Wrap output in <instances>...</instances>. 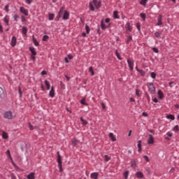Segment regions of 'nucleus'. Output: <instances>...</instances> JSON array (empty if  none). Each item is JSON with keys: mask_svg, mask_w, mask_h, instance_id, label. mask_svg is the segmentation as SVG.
Instances as JSON below:
<instances>
[{"mask_svg": "<svg viewBox=\"0 0 179 179\" xmlns=\"http://www.w3.org/2000/svg\"><path fill=\"white\" fill-rule=\"evenodd\" d=\"M17 43V41L16 39V36H13L11 38L10 45L11 47H15Z\"/></svg>", "mask_w": 179, "mask_h": 179, "instance_id": "obj_9", "label": "nucleus"}, {"mask_svg": "<svg viewBox=\"0 0 179 179\" xmlns=\"http://www.w3.org/2000/svg\"><path fill=\"white\" fill-rule=\"evenodd\" d=\"M45 85L47 87V90H50L51 85H50V82H48V80H45Z\"/></svg>", "mask_w": 179, "mask_h": 179, "instance_id": "obj_26", "label": "nucleus"}, {"mask_svg": "<svg viewBox=\"0 0 179 179\" xmlns=\"http://www.w3.org/2000/svg\"><path fill=\"white\" fill-rule=\"evenodd\" d=\"M4 10H6V12L7 13H9V5H8V4H7V5L5 6V7H4Z\"/></svg>", "mask_w": 179, "mask_h": 179, "instance_id": "obj_43", "label": "nucleus"}, {"mask_svg": "<svg viewBox=\"0 0 179 179\" xmlns=\"http://www.w3.org/2000/svg\"><path fill=\"white\" fill-rule=\"evenodd\" d=\"M104 157H105V162H110V160H111V157H108V155H106Z\"/></svg>", "mask_w": 179, "mask_h": 179, "instance_id": "obj_41", "label": "nucleus"}, {"mask_svg": "<svg viewBox=\"0 0 179 179\" xmlns=\"http://www.w3.org/2000/svg\"><path fill=\"white\" fill-rule=\"evenodd\" d=\"M138 152H142V141H138Z\"/></svg>", "mask_w": 179, "mask_h": 179, "instance_id": "obj_19", "label": "nucleus"}, {"mask_svg": "<svg viewBox=\"0 0 179 179\" xmlns=\"http://www.w3.org/2000/svg\"><path fill=\"white\" fill-rule=\"evenodd\" d=\"M41 73L42 76L47 75V71L43 70V71H41Z\"/></svg>", "mask_w": 179, "mask_h": 179, "instance_id": "obj_63", "label": "nucleus"}, {"mask_svg": "<svg viewBox=\"0 0 179 179\" xmlns=\"http://www.w3.org/2000/svg\"><path fill=\"white\" fill-rule=\"evenodd\" d=\"M4 22L7 26H9V20L6 19V17H4Z\"/></svg>", "mask_w": 179, "mask_h": 179, "instance_id": "obj_54", "label": "nucleus"}, {"mask_svg": "<svg viewBox=\"0 0 179 179\" xmlns=\"http://www.w3.org/2000/svg\"><path fill=\"white\" fill-rule=\"evenodd\" d=\"M148 143V145H153V143H155V138H153V136L152 134H149Z\"/></svg>", "mask_w": 179, "mask_h": 179, "instance_id": "obj_8", "label": "nucleus"}, {"mask_svg": "<svg viewBox=\"0 0 179 179\" xmlns=\"http://www.w3.org/2000/svg\"><path fill=\"white\" fill-rule=\"evenodd\" d=\"M127 63L130 71H134V62H132L129 59H128Z\"/></svg>", "mask_w": 179, "mask_h": 179, "instance_id": "obj_12", "label": "nucleus"}, {"mask_svg": "<svg viewBox=\"0 0 179 179\" xmlns=\"http://www.w3.org/2000/svg\"><path fill=\"white\" fill-rule=\"evenodd\" d=\"M92 3H94L96 9H100L101 8V0H93Z\"/></svg>", "mask_w": 179, "mask_h": 179, "instance_id": "obj_5", "label": "nucleus"}, {"mask_svg": "<svg viewBox=\"0 0 179 179\" xmlns=\"http://www.w3.org/2000/svg\"><path fill=\"white\" fill-rule=\"evenodd\" d=\"M108 136L110 139H111L112 142H115V141H117V138H115V136H114V134L110 133Z\"/></svg>", "mask_w": 179, "mask_h": 179, "instance_id": "obj_14", "label": "nucleus"}, {"mask_svg": "<svg viewBox=\"0 0 179 179\" xmlns=\"http://www.w3.org/2000/svg\"><path fill=\"white\" fill-rule=\"evenodd\" d=\"M0 99H5V91L2 87H0Z\"/></svg>", "mask_w": 179, "mask_h": 179, "instance_id": "obj_15", "label": "nucleus"}, {"mask_svg": "<svg viewBox=\"0 0 179 179\" xmlns=\"http://www.w3.org/2000/svg\"><path fill=\"white\" fill-rule=\"evenodd\" d=\"M141 17L143 19V21L145 22L146 20V14L145 13H140Z\"/></svg>", "mask_w": 179, "mask_h": 179, "instance_id": "obj_33", "label": "nucleus"}, {"mask_svg": "<svg viewBox=\"0 0 179 179\" xmlns=\"http://www.w3.org/2000/svg\"><path fill=\"white\" fill-rule=\"evenodd\" d=\"M91 178H93V179L99 178V173L94 172V173H91Z\"/></svg>", "mask_w": 179, "mask_h": 179, "instance_id": "obj_17", "label": "nucleus"}, {"mask_svg": "<svg viewBox=\"0 0 179 179\" xmlns=\"http://www.w3.org/2000/svg\"><path fill=\"white\" fill-rule=\"evenodd\" d=\"M166 135H168V136H170V138H171V136H173V133H171V131H169Z\"/></svg>", "mask_w": 179, "mask_h": 179, "instance_id": "obj_61", "label": "nucleus"}, {"mask_svg": "<svg viewBox=\"0 0 179 179\" xmlns=\"http://www.w3.org/2000/svg\"><path fill=\"white\" fill-rule=\"evenodd\" d=\"M129 41H132V36H128L127 41V44H128L129 43Z\"/></svg>", "mask_w": 179, "mask_h": 179, "instance_id": "obj_50", "label": "nucleus"}, {"mask_svg": "<svg viewBox=\"0 0 179 179\" xmlns=\"http://www.w3.org/2000/svg\"><path fill=\"white\" fill-rule=\"evenodd\" d=\"M125 27L129 31H132V27H131V24L129 22L126 24Z\"/></svg>", "mask_w": 179, "mask_h": 179, "instance_id": "obj_20", "label": "nucleus"}, {"mask_svg": "<svg viewBox=\"0 0 179 179\" xmlns=\"http://www.w3.org/2000/svg\"><path fill=\"white\" fill-rule=\"evenodd\" d=\"M101 27L103 30H106V29H107V26L104 24V21L102 20L101 21Z\"/></svg>", "mask_w": 179, "mask_h": 179, "instance_id": "obj_24", "label": "nucleus"}, {"mask_svg": "<svg viewBox=\"0 0 179 179\" xmlns=\"http://www.w3.org/2000/svg\"><path fill=\"white\" fill-rule=\"evenodd\" d=\"M68 19H69V12H68V10H65L64 15H63V20H68Z\"/></svg>", "mask_w": 179, "mask_h": 179, "instance_id": "obj_11", "label": "nucleus"}, {"mask_svg": "<svg viewBox=\"0 0 179 179\" xmlns=\"http://www.w3.org/2000/svg\"><path fill=\"white\" fill-rule=\"evenodd\" d=\"M22 34H24L26 36V34H27V27H22Z\"/></svg>", "mask_w": 179, "mask_h": 179, "instance_id": "obj_27", "label": "nucleus"}, {"mask_svg": "<svg viewBox=\"0 0 179 179\" xmlns=\"http://www.w3.org/2000/svg\"><path fill=\"white\" fill-rule=\"evenodd\" d=\"M67 58H68L69 59H73V56L72 55H71V54H69V55H67Z\"/></svg>", "mask_w": 179, "mask_h": 179, "instance_id": "obj_58", "label": "nucleus"}, {"mask_svg": "<svg viewBox=\"0 0 179 179\" xmlns=\"http://www.w3.org/2000/svg\"><path fill=\"white\" fill-rule=\"evenodd\" d=\"M13 17H14L15 22H17V18L19 17L17 16V14H15L14 16H13Z\"/></svg>", "mask_w": 179, "mask_h": 179, "instance_id": "obj_57", "label": "nucleus"}, {"mask_svg": "<svg viewBox=\"0 0 179 179\" xmlns=\"http://www.w3.org/2000/svg\"><path fill=\"white\" fill-rule=\"evenodd\" d=\"M146 3H148V0H141L140 2V4L143 5V6H146Z\"/></svg>", "mask_w": 179, "mask_h": 179, "instance_id": "obj_38", "label": "nucleus"}, {"mask_svg": "<svg viewBox=\"0 0 179 179\" xmlns=\"http://www.w3.org/2000/svg\"><path fill=\"white\" fill-rule=\"evenodd\" d=\"M138 72L141 73V76H145L146 75V72H145L143 70L141 69L138 71Z\"/></svg>", "mask_w": 179, "mask_h": 179, "instance_id": "obj_46", "label": "nucleus"}, {"mask_svg": "<svg viewBox=\"0 0 179 179\" xmlns=\"http://www.w3.org/2000/svg\"><path fill=\"white\" fill-rule=\"evenodd\" d=\"M85 29L87 34H89V33H90V27H89V25L85 24Z\"/></svg>", "mask_w": 179, "mask_h": 179, "instance_id": "obj_39", "label": "nucleus"}, {"mask_svg": "<svg viewBox=\"0 0 179 179\" xmlns=\"http://www.w3.org/2000/svg\"><path fill=\"white\" fill-rule=\"evenodd\" d=\"M71 143L73 146H76V145L79 143V141L76 140V138H73L71 140Z\"/></svg>", "mask_w": 179, "mask_h": 179, "instance_id": "obj_23", "label": "nucleus"}, {"mask_svg": "<svg viewBox=\"0 0 179 179\" xmlns=\"http://www.w3.org/2000/svg\"><path fill=\"white\" fill-rule=\"evenodd\" d=\"M152 51L156 52L157 54L159 53V49L157 48H152Z\"/></svg>", "mask_w": 179, "mask_h": 179, "instance_id": "obj_53", "label": "nucleus"}, {"mask_svg": "<svg viewBox=\"0 0 179 179\" xmlns=\"http://www.w3.org/2000/svg\"><path fill=\"white\" fill-rule=\"evenodd\" d=\"M129 171H126L123 173L124 178L128 179V176H129Z\"/></svg>", "mask_w": 179, "mask_h": 179, "instance_id": "obj_34", "label": "nucleus"}, {"mask_svg": "<svg viewBox=\"0 0 179 179\" xmlns=\"http://www.w3.org/2000/svg\"><path fill=\"white\" fill-rule=\"evenodd\" d=\"M89 6H90V10H91V12H94V6H93L92 4V3H89Z\"/></svg>", "mask_w": 179, "mask_h": 179, "instance_id": "obj_37", "label": "nucleus"}, {"mask_svg": "<svg viewBox=\"0 0 179 179\" xmlns=\"http://www.w3.org/2000/svg\"><path fill=\"white\" fill-rule=\"evenodd\" d=\"M80 103L83 106H89V104L87 103H86V98H83L81 101H80Z\"/></svg>", "mask_w": 179, "mask_h": 179, "instance_id": "obj_28", "label": "nucleus"}, {"mask_svg": "<svg viewBox=\"0 0 179 179\" xmlns=\"http://www.w3.org/2000/svg\"><path fill=\"white\" fill-rule=\"evenodd\" d=\"M18 93H19L20 97H22L23 93L22 92V90L20 89V87H18Z\"/></svg>", "mask_w": 179, "mask_h": 179, "instance_id": "obj_52", "label": "nucleus"}, {"mask_svg": "<svg viewBox=\"0 0 179 179\" xmlns=\"http://www.w3.org/2000/svg\"><path fill=\"white\" fill-rule=\"evenodd\" d=\"M156 76H157L156 73H155V72H152V73H151V78H152V79H156Z\"/></svg>", "mask_w": 179, "mask_h": 179, "instance_id": "obj_49", "label": "nucleus"}, {"mask_svg": "<svg viewBox=\"0 0 179 179\" xmlns=\"http://www.w3.org/2000/svg\"><path fill=\"white\" fill-rule=\"evenodd\" d=\"M65 9V7L64 6H62L60 8V10L59 11V17L58 19H59V17H61V16H62V15H64V10Z\"/></svg>", "mask_w": 179, "mask_h": 179, "instance_id": "obj_18", "label": "nucleus"}, {"mask_svg": "<svg viewBox=\"0 0 179 179\" xmlns=\"http://www.w3.org/2000/svg\"><path fill=\"white\" fill-rule=\"evenodd\" d=\"M145 94L147 97L148 102L150 103V96H149V94H148V92H145Z\"/></svg>", "mask_w": 179, "mask_h": 179, "instance_id": "obj_47", "label": "nucleus"}, {"mask_svg": "<svg viewBox=\"0 0 179 179\" xmlns=\"http://www.w3.org/2000/svg\"><path fill=\"white\" fill-rule=\"evenodd\" d=\"M21 20L22 22H26V18L24 17V16L23 15L21 16Z\"/></svg>", "mask_w": 179, "mask_h": 179, "instance_id": "obj_62", "label": "nucleus"}, {"mask_svg": "<svg viewBox=\"0 0 179 179\" xmlns=\"http://www.w3.org/2000/svg\"><path fill=\"white\" fill-rule=\"evenodd\" d=\"M6 154L8 155V156H9L10 159L12 160V157L10 156V151L9 150L6 151Z\"/></svg>", "mask_w": 179, "mask_h": 179, "instance_id": "obj_55", "label": "nucleus"}, {"mask_svg": "<svg viewBox=\"0 0 179 179\" xmlns=\"http://www.w3.org/2000/svg\"><path fill=\"white\" fill-rule=\"evenodd\" d=\"M143 159L148 162L149 163V162H150V159H149V157H148L147 155H144Z\"/></svg>", "mask_w": 179, "mask_h": 179, "instance_id": "obj_45", "label": "nucleus"}, {"mask_svg": "<svg viewBox=\"0 0 179 179\" xmlns=\"http://www.w3.org/2000/svg\"><path fill=\"white\" fill-rule=\"evenodd\" d=\"M32 41H33L34 45H36V47H38V45H40V43H38V41H37V39H36L34 36H32Z\"/></svg>", "mask_w": 179, "mask_h": 179, "instance_id": "obj_16", "label": "nucleus"}, {"mask_svg": "<svg viewBox=\"0 0 179 179\" xmlns=\"http://www.w3.org/2000/svg\"><path fill=\"white\" fill-rule=\"evenodd\" d=\"M115 54H116V56L117 57V58L121 61L122 59V58H121V56H120V53L118 52V50L115 51Z\"/></svg>", "mask_w": 179, "mask_h": 179, "instance_id": "obj_48", "label": "nucleus"}, {"mask_svg": "<svg viewBox=\"0 0 179 179\" xmlns=\"http://www.w3.org/2000/svg\"><path fill=\"white\" fill-rule=\"evenodd\" d=\"M57 163L59 171L62 173V171H64V169H62V157H61V155H59V152H57Z\"/></svg>", "mask_w": 179, "mask_h": 179, "instance_id": "obj_1", "label": "nucleus"}, {"mask_svg": "<svg viewBox=\"0 0 179 179\" xmlns=\"http://www.w3.org/2000/svg\"><path fill=\"white\" fill-rule=\"evenodd\" d=\"M20 10L24 16H29V10L24 8V7H20Z\"/></svg>", "mask_w": 179, "mask_h": 179, "instance_id": "obj_6", "label": "nucleus"}, {"mask_svg": "<svg viewBox=\"0 0 179 179\" xmlns=\"http://www.w3.org/2000/svg\"><path fill=\"white\" fill-rule=\"evenodd\" d=\"M48 16L49 20H54V17L55 16V15L54 13H49Z\"/></svg>", "mask_w": 179, "mask_h": 179, "instance_id": "obj_36", "label": "nucleus"}, {"mask_svg": "<svg viewBox=\"0 0 179 179\" xmlns=\"http://www.w3.org/2000/svg\"><path fill=\"white\" fill-rule=\"evenodd\" d=\"M2 138L3 139H8V138H9V136H8V133H6L5 131L2 132Z\"/></svg>", "mask_w": 179, "mask_h": 179, "instance_id": "obj_25", "label": "nucleus"}, {"mask_svg": "<svg viewBox=\"0 0 179 179\" xmlns=\"http://www.w3.org/2000/svg\"><path fill=\"white\" fill-rule=\"evenodd\" d=\"M34 173L31 172L30 174L27 176L28 179H34Z\"/></svg>", "mask_w": 179, "mask_h": 179, "instance_id": "obj_30", "label": "nucleus"}, {"mask_svg": "<svg viewBox=\"0 0 179 179\" xmlns=\"http://www.w3.org/2000/svg\"><path fill=\"white\" fill-rule=\"evenodd\" d=\"M89 72H90L92 76H94V71L93 70V67L90 66L89 68Z\"/></svg>", "mask_w": 179, "mask_h": 179, "instance_id": "obj_35", "label": "nucleus"}, {"mask_svg": "<svg viewBox=\"0 0 179 179\" xmlns=\"http://www.w3.org/2000/svg\"><path fill=\"white\" fill-rule=\"evenodd\" d=\"M26 3H27L28 5H31V3L33 2L32 0H25Z\"/></svg>", "mask_w": 179, "mask_h": 179, "instance_id": "obj_56", "label": "nucleus"}, {"mask_svg": "<svg viewBox=\"0 0 179 179\" xmlns=\"http://www.w3.org/2000/svg\"><path fill=\"white\" fill-rule=\"evenodd\" d=\"M142 94V92H141L140 90H136V95L138 96V97H141Z\"/></svg>", "mask_w": 179, "mask_h": 179, "instance_id": "obj_32", "label": "nucleus"}, {"mask_svg": "<svg viewBox=\"0 0 179 179\" xmlns=\"http://www.w3.org/2000/svg\"><path fill=\"white\" fill-rule=\"evenodd\" d=\"M173 131H175V132H178L179 131V127L178 125H176L173 129Z\"/></svg>", "mask_w": 179, "mask_h": 179, "instance_id": "obj_40", "label": "nucleus"}, {"mask_svg": "<svg viewBox=\"0 0 179 179\" xmlns=\"http://www.w3.org/2000/svg\"><path fill=\"white\" fill-rule=\"evenodd\" d=\"M155 37H157V38H160L161 34L159 31H157L155 33Z\"/></svg>", "mask_w": 179, "mask_h": 179, "instance_id": "obj_44", "label": "nucleus"}, {"mask_svg": "<svg viewBox=\"0 0 179 179\" xmlns=\"http://www.w3.org/2000/svg\"><path fill=\"white\" fill-rule=\"evenodd\" d=\"M29 50L31 52V59H32V61L34 62L36 61V56L37 55V52H36V48L33 47H29Z\"/></svg>", "mask_w": 179, "mask_h": 179, "instance_id": "obj_3", "label": "nucleus"}, {"mask_svg": "<svg viewBox=\"0 0 179 179\" xmlns=\"http://www.w3.org/2000/svg\"><path fill=\"white\" fill-rule=\"evenodd\" d=\"M49 96L52 99L55 97V90H54V87L53 86L51 87V90H50V91L49 92Z\"/></svg>", "mask_w": 179, "mask_h": 179, "instance_id": "obj_10", "label": "nucleus"}, {"mask_svg": "<svg viewBox=\"0 0 179 179\" xmlns=\"http://www.w3.org/2000/svg\"><path fill=\"white\" fill-rule=\"evenodd\" d=\"M147 86L151 94H155L156 93V87H155V85H153V83H148Z\"/></svg>", "mask_w": 179, "mask_h": 179, "instance_id": "obj_2", "label": "nucleus"}, {"mask_svg": "<svg viewBox=\"0 0 179 179\" xmlns=\"http://www.w3.org/2000/svg\"><path fill=\"white\" fill-rule=\"evenodd\" d=\"M170 87H173V85H176V83H174L173 81H171L169 83Z\"/></svg>", "mask_w": 179, "mask_h": 179, "instance_id": "obj_60", "label": "nucleus"}, {"mask_svg": "<svg viewBox=\"0 0 179 179\" xmlns=\"http://www.w3.org/2000/svg\"><path fill=\"white\" fill-rule=\"evenodd\" d=\"M158 96H159V99H163L164 97V94H163V92H162L161 90H158Z\"/></svg>", "mask_w": 179, "mask_h": 179, "instance_id": "obj_21", "label": "nucleus"}, {"mask_svg": "<svg viewBox=\"0 0 179 179\" xmlns=\"http://www.w3.org/2000/svg\"><path fill=\"white\" fill-rule=\"evenodd\" d=\"M163 15H159L157 17V26H162V24H163Z\"/></svg>", "mask_w": 179, "mask_h": 179, "instance_id": "obj_7", "label": "nucleus"}, {"mask_svg": "<svg viewBox=\"0 0 179 179\" xmlns=\"http://www.w3.org/2000/svg\"><path fill=\"white\" fill-rule=\"evenodd\" d=\"M136 176L137 178H143L145 176L143 175V173L138 171L136 173Z\"/></svg>", "mask_w": 179, "mask_h": 179, "instance_id": "obj_13", "label": "nucleus"}, {"mask_svg": "<svg viewBox=\"0 0 179 179\" xmlns=\"http://www.w3.org/2000/svg\"><path fill=\"white\" fill-rule=\"evenodd\" d=\"M50 38V36L48 35H44L43 37V41H47Z\"/></svg>", "mask_w": 179, "mask_h": 179, "instance_id": "obj_42", "label": "nucleus"}, {"mask_svg": "<svg viewBox=\"0 0 179 179\" xmlns=\"http://www.w3.org/2000/svg\"><path fill=\"white\" fill-rule=\"evenodd\" d=\"M80 120L83 125H87V124H88L87 121L83 119V117H80Z\"/></svg>", "mask_w": 179, "mask_h": 179, "instance_id": "obj_31", "label": "nucleus"}, {"mask_svg": "<svg viewBox=\"0 0 179 179\" xmlns=\"http://www.w3.org/2000/svg\"><path fill=\"white\" fill-rule=\"evenodd\" d=\"M136 28L138 30V31H141V23L139 22L136 23Z\"/></svg>", "mask_w": 179, "mask_h": 179, "instance_id": "obj_51", "label": "nucleus"}, {"mask_svg": "<svg viewBox=\"0 0 179 179\" xmlns=\"http://www.w3.org/2000/svg\"><path fill=\"white\" fill-rule=\"evenodd\" d=\"M113 17H114V19H120V17L118 16V11L115 10L113 12Z\"/></svg>", "mask_w": 179, "mask_h": 179, "instance_id": "obj_29", "label": "nucleus"}, {"mask_svg": "<svg viewBox=\"0 0 179 179\" xmlns=\"http://www.w3.org/2000/svg\"><path fill=\"white\" fill-rule=\"evenodd\" d=\"M3 118H6V120H13V115L12 114V111H6L3 114Z\"/></svg>", "mask_w": 179, "mask_h": 179, "instance_id": "obj_4", "label": "nucleus"}, {"mask_svg": "<svg viewBox=\"0 0 179 179\" xmlns=\"http://www.w3.org/2000/svg\"><path fill=\"white\" fill-rule=\"evenodd\" d=\"M101 107H102V108H103V110H106V104H104V103H101Z\"/></svg>", "mask_w": 179, "mask_h": 179, "instance_id": "obj_59", "label": "nucleus"}, {"mask_svg": "<svg viewBox=\"0 0 179 179\" xmlns=\"http://www.w3.org/2000/svg\"><path fill=\"white\" fill-rule=\"evenodd\" d=\"M166 118L168 120H171L172 121H174V120H176V117L174 116V115H166Z\"/></svg>", "mask_w": 179, "mask_h": 179, "instance_id": "obj_22", "label": "nucleus"}, {"mask_svg": "<svg viewBox=\"0 0 179 179\" xmlns=\"http://www.w3.org/2000/svg\"><path fill=\"white\" fill-rule=\"evenodd\" d=\"M11 179H16V176L14 173L11 174Z\"/></svg>", "mask_w": 179, "mask_h": 179, "instance_id": "obj_64", "label": "nucleus"}]
</instances>
